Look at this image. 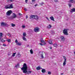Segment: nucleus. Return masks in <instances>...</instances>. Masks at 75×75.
<instances>
[{"instance_id": "obj_8", "label": "nucleus", "mask_w": 75, "mask_h": 75, "mask_svg": "<svg viewBox=\"0 0 75 75\" xmlns=\"http://www.w3.org/2000/svg\"><path fill=\"white\" fill-rule=\"evenodd\" d=\"M60 38L62 42H64L65 40V37H64V36H61L60 37Z\"/></svg>"}, {"instance_id": "obj_16", "label": "nucleus", "mask_w": 75, "mask_h": 75, "mask_svg": "<svg viewBox=\"0 0 75 75\" xmlns=\"http://www.w3.org/2000/svg\"><path fill=\"white\" fill-rule=\"evenodd\" d=\"M46 71H45V69H42V73H45V72Z\"/></svg>"}, {"instance_id": "obj_3", "label": "nucleus", "mask_w": 75, "mask_h": 75, "mask_svg": "<svg viewBox=\"0 0 75 75\" xmlns=\"http://www.w3.org/2000/svg\"><path fill=\"white\" fill-rule=\"evenodd\" d=\"M68 29H65L63 30V33L64 35H68Z\"/></svg>"}, {"instance_id": "obj_38", "label": "nucleus", "mask_w": 75, "mask_h": 75, "mask_svg": "<svg viewBox=\"0 0 75 75\" xmlns=\"http://www.w3.org/2000/svg\"><path fill=\"white\" fill-rule=\"evenodd\" d=\"M44 4V3L42 2L40 3V4H41V5H42V4Z\"/></svg>"}, {"instance_id": "obj_53", "label": "nucleus", "mask_w": 75, "mask_h": 75, "mask_svg": "<svg viewBox=\"0 0 75 75\" xmlns=\"http://www.w3.org/2000/svg\"><path fill=\"white\" fill-rule=\"evenodd\" d=\"M61 75H63V73H61Z\"/></svg>"}, {"instance_id": "obj_25", "label": "nucleus", "mask_w": 75, "mask_h": 75, "mask_svg": "<svg viewBox=\"0 0 75 75\" xmlns=\"http://www.w3.org/2000/svg\"><path fill=\"white\" fill-rule=\"evenodd\" d=\"M7 41L8 42H11V39H7Z\"/></svg>"}, {"instance_id": "obj_7", "label": "nucleus", "mask_w": 75, "mask_h": 75, "mask_svg": "<svg viewBox=\"0 0 75 75\" xmlns=\"http://www.w3.org/2000/svg\"><path fill=\"white\" fill-rule=\"evenodd\" d=\"M1 25L2 27H3V26H6V25H7V24L5 22H2L1 23Z\"/></svg>"}, {"instance_id": "obj_22", "label": "nucleus", "mask_w": 75, "mask_h": 75, "mask_svg": "<svg viewBox=\"0 0 75 75\" xmlns=\"http://www.w3.org/2000/svg\"><path fill=\"white\" fill-rule=\"evenodd\" d=\"M11 25L13 27L16 26V25L15 24H13V23H11Z\"/></svg>"}, {"instance_id": "obj_12", "label": "nucleus", "mask_w": 75, "mask_h": 75, "mask_svg": "<svg viewBox=\"0 0 75 75\" xmlns=\"http://www.w3.org/2000/svg\"><path fill=\"white\" fill-rule=\"evenodd\" d=\"M69 2L74 4L75 3V1L74 0H70Z\"/></svg>"}, {"instance_id": "obj_47", "label": "nucleus", "mask_w": 75, "mask_h": 75, "mask_svg": "<svg viewBox=\"0 0 75 75\" xmlns=\"http://www.w3.org/2000/svg\"><path fill=\"white\" fill-rule=\"evenodd\" d=\"M43 43H44V44H43V45H46V43L45 42H43Z\"/></svg>"}, {"instance_id": "obj_49", "label": "nucleus", "mask_w": 75, "mask_h": 75, "mask_svg": "<svg viewBox=\"0 0 75 75\" xmlns=\"http://www.w3.org/2000/svg\"><path fill=\"white\" fill-rule=\"evenodd\" d=\"M38 6V4H36V5H35V6L36 7V6Z\"/></svg>"}, {"instance_id": "obj_42", "label": "nucleus", "mask_w": 75, "mask_h": 75, "mask_svg": "<svg viewBox=\"0 0 75 75\" xmlns=\"http://www.w3.org/2000/svg\"><path fill=\"white\" fill-rule=\"evenodd\" d=\"M36 0H32V2H34Z\"/></svg>"}, {"instance_id": "obj_1", "label": "nucleus", "mask_w": 75, "mask_h": 75, "mask_svg": "<svg viewBox=\"0 0 75 75\" xmlns=\"http://www.w3.org/2000/svg\"><path fill=\"white\" fill-rule=\"evenodd\" d=\"M27 66L25 63H24L22 68H21L23 71V73H27V74H30L32 72V71H27Z\"/></svg>"}, {"instance_id": "obj_43", "label": "nucleus", "mask_w": 75, "mask_h": 75, "mask_svg": "<svg viewBox=\"0 0 75 75\" xmlns=\"http://www.w3.org/2000/svg\"><path fill=\"white\" fill-rule=\"evenodd\" d=\"M3 45L4 47H6V44H3Z\"/></svg>"}, {"instance_id": "obj_17", "label": "nucleus", "mask_w": 75, "mask_h": 75, "mask_svg": "<svg viewBox=\"0 0 75 75\" xmlns=\"http://www.w3.org/2000/svg\"><path fill=\"white\" fill-rule=\"evenodd\" d=\"M34 19H35L36 20H38V17L37 16L35 15Z\"/></svg>"}, {"instance_id": "obj_13", "label": "nucleus", "mask_w": 75, "mask_h": 75, "mask_svg": "<svg viewBox=\"0 0 75 75\" xmlns=\"http://www.w3.org/2000/svg\"><path fill=\"white\" fill-rule=\"evenodd\" d=\"M50 19L51 20H52V21H55V20H54V17L52 16H51V17H50Z\"/></svg>"}, {"instance_id": "obj_19", "label": "nucleus", "mask_w": 75, "mask_h": 75, "mask_svg": "<svg viewBox=\"0 0 75 75\" xmlns=\"http://www.w3.org/2000/svg\"><path fill=\"white\" fill-rule=\"evenodd\" d=\"M37 70H40V69H42V68H41L40 67H38L36 68Z\"/></svg>"}, {"instance_id": "obj_52", "label": "nucleus", "mask_w": 75, "mask_h": 75, "mask_svg": "<svg viewBox=\"0 0 75 75\" xmlns=\"http://www.w3.org/2000/svg\"><path fill=\"white\" fill-rule=\"evenodd\" d=\"M50 50H51V49H52V47H50Z\"/></svg>"}, {"instance_id": "obj_20", "label": "nucleus", "mask_w": 75, "mask_h": 75, "mask_svg": "<svg viewBox=\"0 0 75 75\" xmlns=\"http://www.w3.org/2000/svg\"><path fill=\"white\" fill-rule=\"evenodd\" d=\"M49 43L50 44H53L52 43V40H51L49 41Z\"/></svg>"}, {"instance_id": "obj_31", "label": "nucleus", "mask_w": 75, "mask_h": 75, "mask_svg": "<svg viewBox=\"0 0 75 75\" xmlns=\"http://www.w3.org/2000/svg\"><path fill=\"white\" fill-rule=\"evenodd\" d=\"M68 5L69 7H71V5H72V4H69Z\"/></svg>"}, {"instance_id": "obj_21", "label": "nucleus", "mask_w": 75, "mask_h": 75, "mask_svg": "<svg viewBox=\"0 0 75 75\" xmlns=\"http://www.w3.org/2000/svg\"><path fill=\"white\" fill-rule=\"evenodd\" d=\"M52 27L51 25H49L47 26V28L50 29V28H51Z\"/></svg>"}, {"instance_id": "obj_10", "label": "nucleus", "mask_w": 75, "mask_h": 75, "mask_svg": "<svg viewBox=\"0 0 75 75\" xmlns=\"http://www.w3.org/2000/svg\"><path fill=\"white\" fill-rule=\"evenodd\" d=\"M34 30L35 32L37 33L39 31V28L38 27L34 29Z\"/></svg>"}, {"instance_id": "obj_41", "label": "nucleus", "mask_w": 75, "mask_h": 75, "mask_svg": "<svg viewBox=\"0 0 75 75\" xmlns=\"http://www.w3.org/2000/svg\"><path fill=\"white\" fill-rule=\"evenodd\" d=\"M24 10H25V11H27V8H25Z\"/></svg>"}, {"instance_id": "obj_40", "label": "nucleus", "mask_w": 75, "mask_h": 75, "mask_svg": "<svg viewBox=\"0 0 75 75\" xmlns=\"http://www.w3.org/2000/svg\"><path fill=\"white\" fill-rule=\"evenodd\" d=\"M8 36H9V37H11V35H10L9 34H8Z\"/></svg>"}, {"instance_id": "obj_34", "label": "nucleus", "mask_w": 75, "mask_h": 75, "mask_svg": "<svg viewBox=\"0 0 75 75\" xmlns=\"http://www.w3.org/2000/svg\"><path fill=\"white\" fill-rule=\"evenodd\" d=\"M22 28H25V26L23 25L22 26Z\"/></svg>"}, {"instance_id": "obj_11", "label": "nucleus", "mask_w": 75, "mask_h": 75, "mask_svg": "<svg viewBox=\"0 0 75 75\" xmlns=\"http://www.w3.org/2000/svg\"><path fill=\"white\" fill-rule=\"evenodd\" d=\"M35 15H31L30 17V19H34V17H35Z\"/></svg>"}, {"instance_id": "obj_36", "label": "nucleus", "mask_w": 75, "mask_h": 75, "mask_svg": "<svg viewBox=\"0 0 75 75\" xmlns=\"http://www.w3.org/2000/svg\"><path fill=\"white\" fill-rule=\"evenodd\" d=\"M39 44H40V45H41L42 46V45H44V44H42L41 43H40Z\"/></svg>"}, {"instance_id": "obj_48", "label": "nucleus", "mask_w": 75, "mask_h": 75, "mask_svg": "<svg viewBox=\"0 0 75 75\" xmlns=\"http://www.w3.org/2000/svg\"><path fill=\"white\" fill-rule=\"evenodd\" d=\"M10 1H13L14 0H9Z\"/></svg>"}, {"instance_id": "obj_51", "label": "nucleus", "mask_w": 75, "mask_h": 75, "mask_svg": "<svg viewBox=\"0 0 75 75\" xmlns=\"http://www.w3.org/2000/svg\"><path fill=\"white\" fill-rule=\"evenodd\" d=\"M74 54L75 55V51L74 52Z\"/></svg>"}, {"instance_id": "obj_24", "label": "nucleus", "mask_w": 75, "mask_h": 75, "mask_svg": "<svg viewBox=\"0 0 75 75\" xmlns=\"http://www.w3.org/2000/svg\"><path fill=\"white\" fill-rule=\"evenodd\" d=\"M23 40H24V41H26V38H25L24 36H23Z\"/></svg>"}, {"instance_id": "obj_23", "label": "nucleus", "mask_w": 75, "mask_h": 75, "mask_svg": "<svg viewBox=\"0 0 75 75\" xmlns=\"http://www.w3.org/2000/svg\"><path fill=\"white\" fill-rule=\"evenodd\" d=\"M30 54H33V51L32 49H31L30 50Z\"/></svg>"}, {"instance_id": "obj_35", "label": "nucleus", "mask_w": 75, "mask_h": 75, "mask_svg": "<svg viewBox=\"0 0 75 75\" xmlns=\"http://www.w3.org/2000/svg\"><path fill=\"white\" fill-rule=\"evenodd\" d=\"M46 19H47V20L48 21H50V19H49V18H48V17H46Z\"/></svg>"}, {"instance_id": "obj_2", "label": "nucleus", "mask_w": 75, "mask_h": 75, "mask_svg": "<svg viewBox=\"0 0 75 75\" xmlns=\"http://www.w3.org/2000/svg\"><path fill=\"white\" fill-rule=\"evenodd\" d=\"M5 9H8L10 8H13V4H11L9 5H7L5 6Z\"/></svg>"}, {"instance_id": "obj_28", "label": "nucleus", "mask_w": 75, "mask_h": 75, "mask_svg": "<svg viewBox=\"0 0 75 75\" xmlns=\"http://www.w3.org/2000/svg\"><path fill=\"white\" fill-rule=\"evenodd\" d=\"M16 54V53L15 52L13 53L12 55V57H14Z\"/></svg>"}, {"instance_id": "obj_6", "label": "nucleus", "mask_w": 75, "mask_h": 75, "mask_svg": "<svg viewBox=\"0 0 75 75\" xmlns=\"http://www.w3.org/2000/svg\"><path fill=\"white\" fill-rule=\"evenodd\" d=\"M2 36H3V33L0 32V41H1L2 42H5V40L3 39H1V37H2Z\"/></svg>"}, {"instance_id": "obj_5", "label": "nucleus", "mask_w": 75, "mask_h": 75, "mask_svg": "<svg viewBox=\"0 0 75 75\" xmlns=\"http://www.w3.org/2000/svg\"><path fill=\"white\" fill-rule=\"evenodd\" d=\"M63 58H64V60L63 63V66H65V65H66V62H67V58L66 57H65L64 56H63Z\"/></svg>"}, {"instance_id": "obj_15", "label": "nucleus", "mask_w": 75, "mask_h": 75, "mask_svg": "<svg viewBox=\"0 0 75 75\" xmlns=\"http://www.w3.org/2000/svg\"><path fill=\"white\" fill-rule=\"evenodd\" d=\"M16 17H17V15L15 13H13V18H16Z\"/></svg>"}, {"instance_id": "obj_26", "label": "nucleus", "mask_w": 75, "mask_h": 75, "mask_svg": "<svg viewBox=\"0 0 75 75\" xmlns=\"http://www.w3.org/2000/svg\"><path fill=\"white\" fill-rule=\"evenodd\" d=\"M53 46H54L55 47H57L58 45L57 44H54L53 45Z\"/></svg>"}, {"instance_id": "obj_9", "label": "nucleus", "mask_w": 75, "mask_h": 75, "mask_svg": "<svg viewBox=\"0 0 75 75\" xmlns=\"http://www.w3.org/2000/svg\"><path fill=\"white\" fill-rule=\"evenodd\" d=\"M15 42L16 43V45H17L20 46L21 45V43L18 42V41H17V40H15Z\"/></svg>"}, {"instance_id": "obj_46", "label": "nucleus", "mask_w": 75, "mask_h": 75, "mask_svg": "<svg viewBox=\"0 0 75 75\" xmlns=\"http://www.w3.org/2000/svg\"><path fill=\"white\" fill-rule=\"evenodd\" d=\"M27 1H28V0H25V3H27Z\"/></svg>"}, {"instance_id": "obj_30", "label": "nucleus", "mask_w": 75, "mask_h": 75, "mask_svg": "<svg viewBox=\"0 0 75 75\" xmlns=\"http://www.w3.org/2000/svg\"><path fill=\"white\" fill-rule=\"evenodd\" d=\"M23 35L24 36V37H25V36H26V33H23Z\"/></svg>"}, {"instance_id": "obj_29", "label": "nucleus", "mask_w": 75, "mask_h": 75, "mask_svg": "<svg viewBox=\"0 0 75 75\" xmlns=\"http://www.w3.org/2000/svg\"><path fill=\"white\" fill-rule=\"evenodd\" d=\"M7 18L8 19H9V20H11V17H7Z\"/></svg>"}, {"instance_id": "obj_32", "label": "nucleus", "mask_w": 75, "mask_h": 75, "mask_svg": "<svg viewBox=\"0 0 75 75\" xmlns=\"http://www.w3.org/2000/svg\"><path fill=\"white\" fill-rule=\"evenodd\" d=\"M51 72L50 71H48V75H51Z\"/></svg>"}, {"instance_id": "obj_27", "label": "nucleus", "mask_w": 75, "mask_h": 75, "mask_svg": "<svg viewBox=\"0 0 75 75\" xmlns=\"http://www.w3.org/2000/svg\"><path fill=\"white\" fill-rule=\"evenodd\" d=\"M40 57L42 58H44V56H43V54H41L40 55Z\"/></svg>"}, {"instance_id": "obj_50", "label": "nucleus", "mask_w": 75, "mask_h": 75, "mask_svg": "<svg viewBox=\"0 0 75 75\" xmlns=\"http://www.w3.org/2000/svg\"><path fill=\"white\" fill-rule=\"evenodd\" d=\"M27 47H29V45H27Z\"/></svg>"}, {"instance_id": "obj_45", "label": "nucleus", "mask_w": 75, "mask_h": 75, "mask_svg": "<svg viewBox=\"0 0 75 75\" xmlns=\"http://www.w3.org/2000/svg\"><path fill=\"white\" fill-rule=\"evenodd\" d=\"M19 16H21V15H22V14H21V13H19Z\"/></svg>"}, {"instance_id": "obj_39", "label": "nucleus", "mask_w": 75, "mask_h": 75, "mask_svg": "<svg viewBox=\"0 0 75 75\" xmlns=\"http://www.w3.org/2000/svg\"><path fill=\"white\" fill-rule=\"evenodd\" d=\"M55 2H58V1L57 0H53Z\"/></svg>"}, {"instance_id": "obj_18", "label": "nucleus", "mask_w": 75, "mask_h": 75, "mask_svg": "<svg viewBox=\"0 0 75 75\" xmlns=\"http://www.w3.org/2000/svg\"><path fill=\"white\" fill-rule=\"evenodd\" d=\"M40 42L42 43H43V42H45V41L43 40L42 38L40 40Z\"/></svg>"}, {"instance_id": "obj_37", "label": "nucleus", "mask_w": 75, "mask_h": 75, "mask_svg": "<svg viewBox=\"0 0 75 75\" xmlns=\"http://www.w3.org/2000/svg\"><path fill=\"white\" fill-rule=\"evenodd\" d=\"M18 64H17V65H16V66H15V67H16V68H18Z\"/></svg>"}, {"instance_id": "obj_4", "label": "nucleus", "mask_w": 75, "mask_h": 75, "mask_svg": "<svg viewBox=\"0 0 75 75\" xmlns=\"http://www.w3.org/2000/svg\"><path fill=\"white\" fill-rule=\"evenodd\" d=\"M12 13H13V12L11 11V10H9L6 13V15L8 16H10Z\"/></svg>"}, {"instance_id": "obj_44", "label": "nucleus", "mask_w": 75, "mask_h": 75, "mask_svg": "<svg viewBox=\"0 0 75 75\" xmlns=\"http://www.w3.org/2000/svg\"><path fill=\"white\" fill-rule=\"evenodd\" d=\"M28 16L26 15V18H28Z\"/></svg>"}, {"instance_id": "obj_33", "label": "nucleus", "mask_w": 75, "mask_h": 75, "mask_svg": "<svg viewBox=\"0 0 75 75\" xmlns=\"http://www.w3.org/2000/svg\"><path fill=\"white\" fill-rule=\"evenodd\" d=\"M18 55L19 57H21V54L19 53L18 54Z\"/></svg>"}, {"instance_id": "obj_14", "label": "nucleus", "mask_w": 75, "mask_h": 75, "mask_svg": "<svg viewBox=\"0 0 75 75\" xmlns=\"http://www.w3.org/2000/svg\"><path fill=\"white\" fill-rule=\"evenodd\" d=\"M70 12H71V13H72V12H75V8H73L70 11Z\"/></svg>"}]
</instances>
